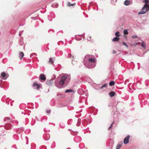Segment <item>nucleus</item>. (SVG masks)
<instances>
[{
	"mask_svg": "<svg viewBox=\"0 0 149 149\" xmlns=\"http://www.w3.org/2000/svg\"><path fill=\"white\" fill-rule=\"evenodd\" d=\"M54 60L52 59L51 58H49V62L51 64H52L54 62Z\"/></svg>",
	"mask_w": 149,
	"mask_h": 149,
	"instance_id": "nucleus-21",
	"label": "nucleus"
},
{
	"mask_svg": "<svg viewBox=\"0 0 149 149\" xmlns=\"http://www.w3.org/2000/svg\"><path fill=\"white\" fill-rule=\"evenodd\" d=\"M53 76L54 77V78L51 79L49 81H47L46 83L47 85H48L49 86H50L52 84V82H53V81L54 79L56 78V76L55 75H54Z\"/></svg>",
	"mask_w": 149,
	"mask_h": 149,
	"instance_id": "nucleus-6",
	"label": "nucleus"
},
{
	"mask_svg": "<svg viewBox=\"0 0 149 149\" xmlns=\"http://www.w3.org/2000/svg\"><path fill=\"white\" fill-rule=\"evenodd\" d=\"M123 33L125 35H127L128 34V33L127 31V30L125 29L123 31Z\"/></svg>",
	"mask_w": 149,
	"mask_h": 149,
	"instance_id": "nucleus-24",
	"label": "nucleus"
},
{
	"mask_svg": "<svg viewBox=\"0 0 149 149\" xmlns=\"http://www.w3.org/2000/svg\"><path fill=\"white\" fill-rule=\"evenodd\" d=\"M131 2L132 3V0H126L124 2V4L125 6H128L130 5Z\"/></svg>",
	"mask_w": 149,
	"mask_h": 149,
	"instance_id": "nucleus-9",
	"label": "nucleus"
},
{
	"mask_svg": "<svg viewBox=\"0 0 149 149\" xmlns=\"http://www.w3.org/2000/svg\"><path fill=\"white\" fill-rule=\"evenodd\" d=\"M36 55V54L35 53H32L31 54L30 56L31 58L33 57H34Z\"/></svg>",
	"mask_w": 149,
	"mask_h": 149,
	"instance_id": "nucleus-23",
	"label": "nucleus"
},
{
	"mask_svg": "<svg viewBox=\"0 0 149 149\" xmlns=\"http://www.w3.org/2000/svg\"><path fill=\"white\" fill-rule=\"evenodd\" d=\"M111 127H109L108 128V130H110V129H111Z\"/></svg>",
	"mask_w": 149,
	"mask_h": 149,
	"instance_id": "nucleus-39",
	"label": "nucleus"
},
{
	"mask_svg": "<svg viewBox=\"0 0 149 149\" xmlns=\"http://www.w3.org/2000/svg\"><path fill=\"white\" fill-rule=\"evenodd\" d=\"M35 18H36V17H32V19H34Z\"/></svg>",
	"mask_w": 149,
	"mask_h": 149,
	"instance_id": "nucleus-41",
	"label": "nucleus"
},
{
	"mask_svg": "<svg viewBox=\"0 0 149 149\" xmlns=\"http://www.w3.org/2000/svg\"><path fill=\"white\" fill-rule=\"evenodd\" d=\"M4 121H7L8 123L13 122L14 121H12L11 118L8 117H6L4 118Z\"/></svg>",
	"mask_w": 149,
	"mask_h": 149,
	"instance_id": "nucleus-8",
	"label": "nucleus"
},
{
	"mask_svg": "<svg viewBox=\"0 0 149 149\" xmlns=\"http://www.w3.org/2000/svg\"><path fill=\"white\" fill-rule=\"evenodd\" d=\"M40 85L41 84H39L35 82L33 84V87H34V88L37 89H38L40 88Z\"/></svg>",
	"mask_w": 149,
	"mask_h": 149,
	"instance_id": "nucleus-7",
	"label": "nucleus"
},
{
	"mask_svg": "<svg viewBox=\"0 0 149 149\" xmlns=\"http://www.w3.org/2000/svg\"><path fill=\"white\" fill-rule=\"evenodd\" d=\"M91 56L87 55L83 59V62L84 65L88 68H92L96 65V59L91 58Z\"/></svg>",
	"mask_w": 149,
	"mask_h": 149,
	"instance_id": "nucleus-2",
	"label": "nucleus"
},
{
	"mask_svg": "<svg viewBox=\"0 0 149 149\" xmlns=\"http://www.w3.org/2000/svg\"><path fill=\"white\" fill-rule=\"evenodd\" d=\"M141 46L144 48H145V43L144 42H142Z\"/></svg>",
	"mask_w": 149,
	"mask_h": 149,
	"instance_id": "nucleus-26",
	"label": "nucleus"
},
{
	"mask_svg": "<svg viewBox=\"0 0 149 149\" xmlns=\"http://www.w3.org/2000/svg\"><path fill=\"white\" fill-rule=\"evenodd\" d=\"M1 88H2V86H1Z\"/></svg>",
	"mask_w": 149,
	"mask_h": 149,
	"instance_id": "nucleus-48",
	"label": "nucleus"
},
{
	"mask_svg": "<svg viewBox=\"0 0 149 149\" xmlns=\"http://www.w3.org/2000/svg\"><path fill=\"white\" fill-rule=\"evenodd\" d=\"M74 140L76 142L78 143L81 141V138L80 137L77 136L75 137Z\"/></svg>",
	"mask_w": 149,
	"mask_h": 149,
	"instance_id": "nucleus-11",
	"label": "nucleus"
},
{
	"mask_svg": "<svg viewBox=\"0 0 149 149\" xmlns=\"http://www.w3.org/2000/svg\"><path fill=\"white\" fill-rule=\"evenodd\" d=\"M74 4H71L70 2H68V5L69 6H73L74 5Z\"/></svg>",
	"mask_w": 149,
	"mask_h": 149,
	"instance_id": "nucleus-30",
	"label": "nucleus"
},
{
	"mask_svg": "<svg viewBox=\"0 0 149 149\" xmlns=\"http://www.w3.org/2000/svg\"><path fill=\"white\" fill-rule=\"evenodd\" d=\"M45 139L46 141L48 140L50 138V135L48 134H46L44 136Z\"/></svg>",
	"mask_w": 149,
	"mask_h": 149,
	"instance_id": "nucleus-12",
	"label": "nucleus"
},
{
	"mask_svg": "<svg viewBox=\"0 0 149 149\" xmlns=\"http://www.w3.org/2000/svg\"><path fill=\"white\" fill-rule=\"evenodd\" d=\"M20 130H21L22 131H23L24 130V129L23 128H21L18 129V130L19 131Z\"/></svg>",
	"mask_w": 149,
	"mask_h": 149,
	"instance_id": "nucleus-34",
	"label": "nucleus"
},
{
	"mask_svg": "<svg viewBox=\"0 0 149 149\" xmlns=\"http://www.w3.org/2000/svg\"><path fill=\"white\" fill-rule=\"evenodd\" d=\"M122 145L120 143H118L116 147V149H120Z\"/></svg>",
	"mask_w": 149,
	"mask_h": 149,
	"instance_id": "nucleus-18",
	"label": "nucleus"
},
{
	"mask_svg": "<svg viewBox=\"0 0 149 149\" xmlns=\"http://www.w3.org/2000/svg\"><path fill=\"white\" fill-rule=\"evenodd\" d=\"M108 84H103L100 87V89H102L104 87H106L107 86Z\"/></svg>",
	"mask_w": 149,
	"mask_h": 149,
	"instance_id": "nucleus-17",
	"label": "nucleus"
},
{
	"mask_svg": "<svg viewBox=\"0 0 149 149\" xmlns=\"http://www.w3.org/2000/svg\"><path fill=\"white\" fill-rule=\"evenodd\" d=\"M23 30H22V31H20L19 32V36H21L22 35V34L23 33Z\"/></svg>",
	"mask_w": 149,
	"mask_h": 149,
	"instance_id": "nucleus-29",
	"label": "nucleus"
},
{
	"mask_svg": "<svg viewBox=\"0 0 149 149\" xmlns=\"http://www.w3.org/2000/svg\"><path fill=\"white\" fill-rule=\"evenodd\" d=\"M75 38L76 40L78 41H79L81 40V38L79 36H78V37H76Z\"/></svg>",
	"mask_w": 149,
	"mask_h": 149,
	"instance_id": "nucleus-22",
	"label": "nucleus"
},
{
	"mask_svg": "<svg viewBox=\"0 0 149 149\" xmlns=\"http://www.w3.org/2000/svg\"><path fill=\"white\" fill-rule=\"evenodd\" d=\"M137 45V43H136L135 44H133V45H134V46H136V45Z\"/></svg>",
	"mask_w": 149,
	"mask_h": 149,
	"instance_id": "nucleus-40",
	"label": "nucleus"
},
{
	"mask_svg": "<svg viewBox=\"0 0 149 149\" xmlns=\"http://www.w3.org/2000/svg\"><path fill=\"white\" fill-rule=\"evenodd\" d=\"M15 122H16V125L17 124H18V122L17 121H15Z\"/></svg>",
	"mask_w": 149,
	"mask_h": 149,
	"instance_id": "nucleus-42",
	"label": "nucleus"
},
{
	"mask_svg": "<svg viewBox=\"0 0 149 149\" xmlns=\"http://www.w3.org/2000/svg\"><path fill=\"white\" fill-rule=\"evenodd\" d=\"M149 10V6L147 4H145L142 8L141 11L139 12V15L144 14Z\"/></svg>",
	"mask_w": 149,
	"mask_h": 149,
	"instance_id": "nucleus-3",
	"label": "nucleus"
},
{
	"mask_svg": "<svg viewBox=\"0 0 149 149\" xmlns=\"http://www.w3.org/2000/svg\"><path fill=\"white\" fill-rule=\"evenodd\" d=\"M114 123V122L113 121L112 123L111 124V125L110 126V127H111L112 126V125H113V123Z\"/></svg>",
	"mask_w": 149,
	"mask_h": 149,
	"instance_id": "nucleus-36",
	"label": "nucleus"
},
{
	"mask_svg": "<svg viewBox=\"0 0 149 149\" xmlns=\"http://www.w3.org/2000/svg\"><path fill=\"white\" fill-rule=\"evenodd\" d=\"M116 52L114 50L113 51V53H116Z\"/></svg>",
	"mask_w": 149,
	"mask_h": 149,
	"instance_id": "nucleus-38",
	"label": "nucleus"
},
{
	"mask_svg": "<svg viewBox=\"0 0 149 149\" xmlns=\"http://www.w3.org/2000/svg\"><path fill=\"white\" fill-rule=\"evenodd\" d=\"M70 75L67 74H63L58 76L55 81V86L57 88H61L65 81H69L70 79Z\"/></svg>",
	"mask_w": 149,
	"mask_h": 149,
	"instance_id": "nucleus-1",
	"label": "nucleus"
},
{
	"mask_svg": "<svg viewBox=\"0 0 149 149\" xmlns=\"http://www.w3.org/2000/svg\"><path fill=\"white\" fill-rule=\"evenodd\" d=\"M20 45H23V42H21V44H20Z\"/></svg>",
	"mask_w": 149,
	"mask_h": 149,
	"instance_id": "nucleus-37",
	"label": "nucleus"
},
{
	"mask_svg": "<svg viewBox=\"0 0 149 149\" xmlns=\"http://www.w3.org/2000/svg\"><path fill=\"white\" fill-rule=\"evenodd\" d=\"M91 38V36H89V37H88L87 39L88 40H91L90 38Z\"/></svg>",
	"mask_w": 149,
	"mask_h": 149,
	"instance_id": "nucleus-33",
	"label": "nucleus"
},
{
	"mask_svg": "<svg viewBox=\"0 0 149 149\" xmlns=\"http://www.w3.org/2000/svg\"><path fill=\"white\" fill-rule=\"evenodd\" d=\"M144 0V2L145 3V4H147L148 2V0Z\"/></svg>",
	"mask_w": 149,
	"mask_h": 149,
	"instance_id": "nucleus-32",
	"label": "nucleus"
},
{
	"mask_svg": "<svg viewBox=\"0 0 149 149\" xmlns=\"http://www.w3.org/2000/svg\"><path fill=\"white\" fill-rule=\"evenodd\" d=\"M77 126H79V125L78 124H77Z\"/></svg>",
	"mask_w": 149,
	"mask_h": 149,
	"instance_id": "nucleus-46",
	"label": "nucleus"
},
{
	"mask_svg": "<svg viewBox=\"0 0 149 149\" xmlns=\"http://www.w3.org/2000/svg\"><path fill=\"white\" fill-rule=\"evenodd\" d=\"M48 19H49V20L50 21H52L51 19H49V18H48Z\"/></svg>",
	"mask_w": 149,
	"mask_h": 149,
	"instance_id": "nucleus-45",
	"label": "nucleus"
},
{
	"mask_svg": "<svg viewBox=\"0 0 149 149\" xmlns=\"http://www.w3.org/2000/svg\"><path fill=\"white\" fill-rule=\"evenodd\" d=\"M19 58L21 60L22 59L23 57L24 54L22 52H20L19 53Z\"/></svg>",
	"mask_w": 149,
	"mask_h": 149,
	"instance_id": "nucleus-13",
	"label": "nucleus"
},
{
	"mask_svg": "<svg viewBox=\"0 0 149 149\" xmlns=\"http://www.w3.org/2000/svg\"><path fill=\"white\" fill-rule=\"evenodd\" d=\"M120 39V38L117 37H116L113 38L112 40L113 42L117 41H118Z\"/></svg>",
	"mask_w": 149,
	"mask_h": 149,
	"instance_id": "nucleus-16",
	"label": "nucleus"
},
{
	"mask_svg": "<svg viewBox=\"0 0 149 149\" xmlns=\"http://www.w3.org/2000/svg\"><path fill=\"white\" fill-rule=\"evenodd\" d=\"M109 84L110 86H112L114 85L115 82L113 81H111L109 82Z\"/></svg>",
	"mask_w": 149,
	"mask_h": 149,
	"instance_id": "nucleus-19",
	"label": "nucleus"
},
{
	"mask_svg": "<svg viewBox=\"0 0 149 149\" xmlns=\"http://www.w3.org/2000/svg\"><path fill=\"white\" fill-rule=\"evenodd\" d=\"M130 137V136L129 135H128L124 139L123 143L125 144H127L128 143Z\"/></svg>",
	"mask_w": 149,
	"mask_h": 149,
	"instance_id": "nucleus-5",
	"label": "nucleus"
},
{
	"mask_svg": "<svg viewBox=\"0 0 149 149\" xmlns=\"http://www.w3.org/2000/svg\"><path fill=\"white\" fill-rule=\"evenodd\" d=\"M9 76V75L8 74H6L5 72H3L1 73V76L0 77L3 79H6Z\"/></svg>",
	"mask_w": 149,
	"mask_h": 149,
	"instance_id": "nucleus-4",
	"label": "nucleus"
},
{
	"mask_svg": "<svg viewBox=\"0 0 149 149\" xmlns=\"http://www.w3.org/2000/svg\"><path fill=\"white\" fill-rule=\"evenodd\" d=\"M115 93L114 91H112L109 93L110 96L112 97H113L115 95Z\"/></svg>",
	"mask_w": 149,
	"mask_h": 149,
	"instance_id": "nucleus-15",
	"label": "nucleus"
},
{
	"mask_svg": "<svg viewBox=\"0 0 149 149\" xmlns=\"http://www.w3.org/2000/svg\"><path fill=\"white\" fill-rule=\"evenodd\" d=\"M122 44L123 45L127 47L128 48V46L126 44L125 42H122Z\"/></svg>",
	"mask_w": 149,
	"mask_h": 149,
	"instance_id": "nucleus-28",
	"label": "nucleus"
},
{
	"mask_svg": "<svg viewBox=\"0 0 149 149\" xmlns=\"http://www.w3.org/2000/svg\"><path fill=\"white\" fill-rule=\"evenodd\" d=\"M37 118V117H36V119Z\"/></svg>",
	"mask_w": 149,
	"mask_h": 149,
	"instance_id": "nucleus-47",
	"label": "nucleus"
},
{
	"mask_svg": "<svg viewBox=\"0 0 149 149\" xmlns=\"http://www.w3.org/2000/svg\"><path fill=\"white\" fill-rule=\"evenodd\" d=\"M66 149H71L70 148H67Z\"/></svg>",
	"mask_w": 149,
	"mask_h": 149,
	"instance_id": "nucleus-44",
	"label": "nucleus"
},
{
	"mask_svg": "<svg viewBox=\"0 0 149 149\" xmlns=\"http://www.w3.org/2000/svg\"><path fill=\"white\" fill-rule=\"evenodd\" d=\"M58 6V4L57 3H54L52 5V7L53 8H56Z\"/></svg>",
	"mask_w": 149,
	"mask_h": 149,
	"instance_id": "nucleus-14",
	"label": "nucleus"
},
{
	"mask_svg": "<svg viewBox=\"0 0 149 149\" xmlns=\"http://www.w3.org/2000/svg\"><path fill=\"white\" fill-rule=\"evenodd\" d=\"M40 77L41 80H45L46 79L45 75L43 74H40Z\"/></svg>",
	"mask_w": 149,
	"mask_h": 149,
	"instance_id": "nucleus-10",
	"label": "nucleus"
},
{
	"mask_svg": "<svg viewBox=\"0 0 149 149\" xmlns=\"http://www.w3.org/2000/svg\"><path fill=\"white\" fill-rule=\"evenodd\" d=\"M115 35L116 37H119L120 36V35L119 32L118 31L116 32L115 33Z\"/></svg>",
	"mask_w": 149,
	"mask_h": 149,
	"instance_id": "nucleus-20",
	"label": "nucleus"
},
{
	"mask_svg": "<svg viewBox=\"0 0 149 149\" xmlns=\"http://www.w3.org/2000/svg\"><path fill=\"white\" fill-rule=\"evenodd\" d=\"M50 110H48L47 111V113H50Z\"/></svg>",
	"mask_w": 149,
	"mask_h": 149,
	"instance_id": "nucleus-35",
	"label": "nucleus"
},
{
	"mask_svg": "<svg viewBox=\"0 0 149 149\" xmlns=\"http://www.w3.org/2000/svg\"><path fill=\"white\" fill-rule=\"evenodd\" d=\"M138 38L137 36L136 35H134L132 37V38Z\"/></svg>",
	"mask_w": 149,
	"mask_h": 149,
	"instance_id": "nucleus-31",
	"label": "nucleus"
},
{
	"mask_svg": "<svg viewBox=\"0 0 149 149\" xmlns=\"http://www.w3.org/2000/svg\"><path fill=\"white\" fill-rule=\"evenodd\" d=\"M72 92V90L71 89H68L67 90L65 91V93H68L69 92Z\"/></svg>",
	"mask_w": 149,
	"mask_h": 149,
	"instance_id": "nucleus-25",
	"label": "nucleus"
},
{
	"mask_svg": "<svg viewBox=\"0 0 149 149\" xmlns=\"http://www.w3.org/2000/svg\"><path fill=\"white\" fill-rule=\"evenodd\" d=\"M67 57L68 58H71L72 59H73L74 58V56H72L71 55V54H68V55Z\"/></svg>",
	"mask_w": 149,
	"mask_h": 149,
	"instance_id": "nucleus-27",
	"label": "nucleus"
},
{
	"mask_svg": "<svg viewBox=\"0 0 149 149\" xmlns=\"http://www.w3.org/2000/svg\"><path fill=\"white\" fill-rule=\"evenodd\" d=\"M80 121V120L79 119H78V121L79 122Z\"/></svg>",
	"mask_w": 149,
	"mask_h": 149,
	"instance_id": "nucleus-43",
	"label": "nucleus"
}]
</instances>
